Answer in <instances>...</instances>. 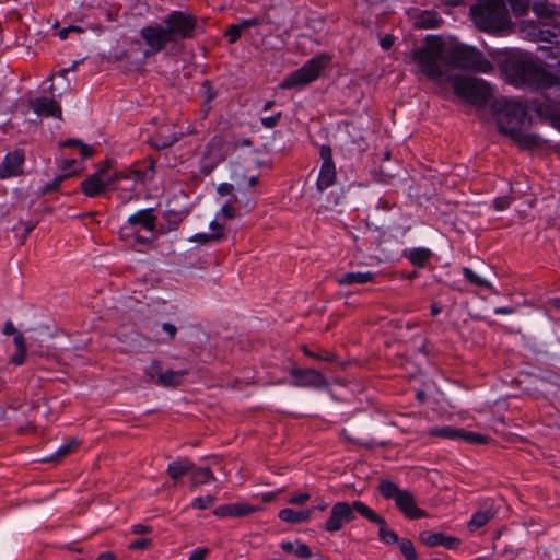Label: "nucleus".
<instances>
[{"label": "nucleus", "mask_w": 560, "mask_h": 560, "mask_svg": "<svg viewBox=\"0 0 560 560\" xmlns=\"http://www.w3.org/2000/svg\"><path fill=\"white\" fill-rule=\"evenodd\" d=\"M502 69L509 82L515 86L551 88L559 80L528 54L509 56L504 60Z\"/></svg>", "instance_id": "obj_1"}, {"label": "nucleus", "mask_w": 560, "mask_h": 560, "mask_svg": "<svg viewBox=\"0 0 560 560\" xmlns=\"http://www.w3.org/2000/svg\"><path fill=\"white\" fill-rule=\"evenodd\" d=\"M469 18L477 30L492 35L503 34L513 27L504 0H476L469 8Z\"/></svg>", "instance_id": "obj_2"}, {"label": "nucleus", "mask_w": 560, "mask_h": 560, "mask_svg": "<svg viewBox=\"0 0 560 560\" xmlns=\"http://www.w3.org/2000/svg\"><path fill=\"white\" fill-rule=\"evenodd\" d=\"M445 42L440 35H427L421 47L411 51V60L417 65L420 73L431 81L443 77L440 60H444Z\"/></svg>", "instance_id": "obj_3"}, {"label": "nucleus", "mask_w": 560, "mask_h": 560, "mask_svg": "<svg viewBox=\"0 0 560 560\" xmlns=\"http://www.w3.org/2000/svg\"><path fill=\"white\" fill-rule=\"evenodd\" d=\"M444 62L455 69L478 73H490L494 69L481 50L460 42H455L445 48Z\"/></svg>", "instance_id": "obj_4"}, {"label": "nucleus", "mask_w": 560, "mask_h": 560, "mask_svg": "<svg viewBox=\"0 0 560 560\" xmlns=\"http://www.w3.org/2000/svg\"><path fill=\"white\" fill-rule=\"evenodd\" d=\"M163 23L173 44H176L180 40L195 39L203 34L207 20L186 11L174 10L164 18Z\"/></svg>", "instance_id": "obj_5"}, {"label": "nucleus", "mask_w": 560, "mask_h": 560, "mask_svg": "<svg viewBox=\"0 0 560 560\" xmlns=\"http://www.w3.org/2000/svg\"><path fill=\"white\" fill-rule=\"evenodd\" d=\"M493 117L500 133L510 137L522 129L527 120V106L520 101L499 100L493 104Z\"/></svg>", "instance_id": "obj_6"}, {"label": "nucleus", "mask_w": 560, "mask_h": 560, "mask_svg": "<svg viewBox=\"0 0 560 560\" xmlns=\"http://www.w3.org/2000/svg\"><path fill=\"white\" fill-rule=\"evenodd\" d=\"M447 81L451 83L454 94L468 104L483 106L492 97L491 85L482 79L450 74Z\"/></svg>", "instance_id": "obj_7"}, {"label": "nucleus", "mask_w": 560, "mask_h": 560, "mask_svg": "<svg viewBox=\"0 0 560 560\" xmlns=\"http://www.w3.org/2000/svg\"><path fill=\"white\" fill-rule=\"evenodd\" d=\"M378 492L385 500H394L396 508L409 520L428 517V512L419 508L415 495L409 490H401L394 481L383 479L378 483Z\"/></svg>", "instance_id": "obj_8"}, {"label": "nucleus", "mask_w": 560, "mask_h": 560, "mask_svg": "<svg viewBox=\"0 0 560 560\" xmlns=\"http://www.w3.org/2000/svg\"><path fill=\"white\" fill-rule=\"evenodd\" d=\"M331 58L322 54L306 61L301 68L288 74L281 82V89H293L304 86L315 81L322 71L329 65Z\"/></svg>", "instance_id": "obj_9"}, {"label": "nucleus", "mask_w": 560, "mask_h": 560, "mask_svg": "<svg viewBox=\"0 0 560 560\" xmlns=\"http://www.w3.org/2000/svg\"><path fill=\"white\" fill-rule=\"evenodd\" d=\"M128 177L126 171H117L105 179L98 177V175L91 174L81 183L80 189L86 197L96 198L107 190L121 189L118 184Z\"/></svg>", "instance_id": "obj_10"}, {"label": "nucleus", "mask_w": 560, "mask_h": 560, "mask_svg": "<svg viewBox=\"0 0 560 560\" xmlns=\"http://www.w3.org/2000/svg\"><path fill=\"white\" fill-rule=\"evenodd\" d=\"M357 504H365L362 501H353L352 503L340 501L336 502L329 512V516L322 525V528L327 533H336L342 529L345 524L351 523L355 520V512L358 513Z\"/></svg>", "instance_id": "obj_11"}, {"label": "nucleus", "mask_w": 560, "mask_h": 560, "mask_svg": "<svg viewBox=\"0 0 560 560\" xmlns=\"http://www.w3.org/2000/svg\"><path fill=\"white\" fill-rule=\"evenodd\" d=\"M140 37L148 46L142 50L143 59H148L162 51L173 40L165 26L160 24L147 25L140 30Z\"/></svg>", "instance_id": "obj_12"}, {"label": "nucleus", "mask_w": 560, "mask_h": 560, "mask_svg": "<svg viewBox=\"0 0 560 560\" xmlns=\"http://www.w3.org/2000/svg\"><path fill=\"white\" fill-rule=\"evenodd\" d=\"M358 513L366 518L369 522L380 526L378 538L381 541L393 545L398 544L400 540L398 535L390 528L387 527V522L381 514L376 513L366 504H357Z\"/></svg>", "instance_id": "obj_13"}, {"label": "nucleus", "mask_w": 560, "mask_h": 560, "mask_svg": "<svg viewBox=\"0 0 560 560\" xmlns=\"http://www.w3.org/2000/svg\"><path fill=\"white\" fill-rule=\"evenodd\" d=\"M319 154L323 160V164L319 171L316 186L319 191H324L334 185L336 180V166L332 159V150L329 145H322Z\"/></svg>", "instance_id": "obj_14"}, {"label": "nucleus", "mask_w": 560, "mask_h": 560, "mask_svg": "<svg viewBox=\"0 0 560 560\" xmlns=\"http://www.w3.org/2000/svg\"><path fill=\"white\" fill-rule=\"evenodd\" d=\"M156 160L153 156H147L143 160L136 161L129 171H126L128 176L133 175L136 179L128 187H121L125 190H133L136 188L137 180L141 183L150 182L154 178L156 170ZM131 179V177L126 178V180Z\"/></svg>", "instance_id": "obj_15"}, {"label": "nucleus", "mask_w": 560, "mask_h": 560, "mask_svg": "<svg viewBox=\"0 0 560 560\" xmlns=\"http://www.w3.org/2000/svg\"><path fill=\"white\" fill-rule=\"evenodd\" d=\"M290 374L294 378L292 384L298 387L325 388L328 386L326 377L314 369L293 368Z\"/></svg>", "instance_id": "obj_16"}, {"label": "nucleus", "mask_w": 560, "mask_h": 560, "mask_svg": "<svg viewBox=\"0 0 560 560\" xmlns=\"http://www.w3.org/2000/svg\"><path fill=\"white\" fill-rule=\"evenodd\" d=\"M25 154L21 149L8 153L0 164V178L5 179L12 176L22 175Z\"/></svg>", "instance_id": "obj_17"}, {"label": "nucleus", "mask_w": 560, "mask_h": 560, "mask_svg": "<svg viewBox=\"0 0 560 560\" xmlns=\"http://www.w3.org/2000/svg\"><path fill=\"white\" fill-rule=\"evenodd\" d=\"M419 540L427 547L434 548L442 546L448 550H457L462 544V540L457 537L447 536L444 533H432L430 530L421 532Z\"/></svg>", "instance_id": "obj_18"}, {"label": "nucleus", "mask_w": 560, "mask_h": 560, "mask_svg": "<svg viewBox=\"0 0 560 560\" xmlns=\"http://www.w3.org/2000/svg\"><path fill=\"white\" fill-rule=\"evenodd\" d=\"M116 60L125 61L127 63L126 71H140L145 59L142 57V49L139 42H136L130 48L117 55Z\"/></svg>", "instance_id": "obj_19"}, {"label": "nucleus", "mask_w": 560, "mask_h": 560, "mask_svg": "<svg viewBox=\"0 0 560 560\" xmlns=\"http://www.w3.org/2000/svg\"><path fill=\"white\" fill-rule=\"evenodd\" d=\"M259 506L248 503H230L219 505L213 514L218 517H244L259 511Z\"/></svg>", "instance_id": "obj_20"}, {"label": "nucleus", "mask_w": 560, "mask_h": 560, "mask_svg": "<svg viewBox=\"0 0 560 560\" xmlns=\"http://www.w3.org/2000/svg\"><path fill=\"white\" fill-rule=\"evenodd\" d=\"M30 106L39 116L61 118V107L54 98L36 97L30 102Z\"/></svg>", "instance_id": "obj_21"}, {"label": "nucleus", "mask_w": 560, "mask_h": 560, "mask_svg": "<svg viewBox=\"0 0 560 560\" xmlns=\"http://www.w3.org/2000/svg\"><path fill=\"white\" fill-rule=\"evenodd\" d=\"M199 94L202 97V103L200 104V113L202 118H207L209 113L212 110V102L217 98L219 92L214 88L213 82L209 79H206L201 82Z\"/></svg>", "instance_id": "obj_22"}, {"label": "nucleus", "mask_w": 560, "mask_h": 560, "mask_svg": "<svg viewBox=\"0 0 560 560\" xmlns=\"http://www.w3.org/2000/svg\"><path fill=\"white\" fill-rule=\"evenodd\" d=\"M510 138L517 144L521 150H535L541 147L542 139L536 133H524L522 129L517 130Z\"/></svg>", "instance_id": "obj_23"}, {"label": "nucleus", "mask_w": 560, "mask_h": 560, "mask_svg": "<svg viewBox=\"0 0 560 560\" xmlns=\"http://www.w3.org/2000/svg\"><path fill=\"white\" fill-rule=\"evenodd\" d=\"M156 221L158 218L154 214L153 209L140 210L137 213L130 215L128 219V223L130 225H141L143 229L151 232L155 229Z\"/></svg>", "instance_id": "obj_24"}, {"label": "nucleus", "mask_w": 560, "mask_h": 560, "mask_svg": "<svg viewBox=\"0 0 560 560\" xmlns=\"http://www.w3.org/2000/svg\"><path fill=\"white\" fill-rule=\"evenodd\" d=\"M312 513L313 509L295 511L293 509L285 508L279 512V518L287 523L299 524L310 521L312 517Z\"/></svg>", "instance_id": "obj_25"}, {"label": "nucleus", "mask_w": 560, "mask_h": 560, "mask_svg": "<svg viewBox=\"0 0 560 560\" xmlns=\"http://www.w3.org/2000/svg\"><path fill=\"white\" fill-rule=\"evenodd\" d=\"M188 374L187 370L173 371L166 370L158 377L155 383L163 387H177L182 384L183 377Z\"/></svg>", "instance_id": "obj_26"}, {"label": "nucleus", "mask_w": 560, "mask_h": 560, "mask_svg": "<svg viewBox=\"0 0 560 560\" xmlns=\"http://www.w3.org/2000/svg\"><path fill=\"white\" fill-rule=\"evenodd\" d=\"M376 273L366 271V272H347L342 277L337 279L338 284L340 285H352L355 283H368L373 282L375 280Z\"/></svg>", "instance_id": "obj_27"}, {"label": "nucleus", "mask_w": 560, "mask_h": 560, "mask_svg": "<svg viewBox=\"0 0 560 560\" xmlns=\"http://www.w3.org/2000/svg\"><path fill=\"white\" fill-rule=\"evenodd\" d=\"M192 469L194 463L191 460L188 458H179L168 465L167 474L172 479L178 480Z\"/></svg>", "instance_id": "obj_28"}, {"label": "nucleus", "mask_w": 560, "mask_h": 560, "mask_svg": "<svg viewBox=\"0 0 560 560\" xmlns=\"http://www.w3.org/2000/svg\"><path fill=\"white\" fill-rule=\"evenodd\" d=\"M442 24L443 19L436 11H423L416 22L417 27L424 30L438 28Z\"/></svg>", "instance_id": "obj_29"}, {"label": "nucleus", "mask_w": 560, "mask_h": 560, "mask_svg": "<svg viewBox=\"0 0 560 560\" xmlns=\"http://www.w3.org/2000/svg\"><path fill=\"white\" fill-rule=\"evenodd\" d=\"M540 117H545L550 125L560 131V110L550 104L541 103L536 109Z\"/></svg>", "instance_id": "obj_30"}, {"label": "nucleus", "mask_w": 560, "mask_h": 560, "mask_svg": "<svg viewBox=\"0 0 560 560\" xmlns=\"http://www.w3.org/2000/svg\"><path fill=\"white\" fill-rule=\"evenodd\" d=\"M14 345L16 351L11 355L10 362L14 365H22L25 362L27 350L26 341L22 332H19L16 336H14Z\"/></svg>", "instance_id": "obj_31"}, {"label": "nucleus", "mask_w": 560, "mask_h": 560, "mask_svg": "<svg viewBox=\"0 0 560 560\" xmlns=\"http://www.w3.org/2000/svg\"><path fill=\"white\" fill-rule=\"evenodd\" d=\"M80 174L79 171L68 172L60 174L54 178L52 182L47 183L42 189H40V196H46L48 194H51L54 191H58L60 189L61 184L74 176H78Z\"/></svg>", "instance_id": "obj_32"}, {"label": "nucleus", "mask_w": 560, "mask_h": 560, "mask_svg": "<svg viewBox=\"0 0 560 560\" xmlns=\"http://www.w3.org/2000/svg\"><path fill=\"white\" fill-rule=\"evenodd\" d=\"M190 471H191V482H192V486H195V487L215 480V477H214L212 470L210 469V467L197 468L194 466V469Z\"/></svg>", "instance_id": "obj_33"}, {"label": "nucleus", "mask_w": 560, "mask_h": 560, "mask_svg": "<svg viewBox=\"0 0 560 560\" xmlns=\"http://www.w3.org/2000/svg\"><path fill=\"white\" fill-rule=\"evenodd\" d=\"M494 517V513L490 510L476 512L468 522L469 530H477L489 523Z\"/></svg>", "instance_id": "obj_34"}, {"label": "nucleus", "mask_w": 560, "mask_h": 560, "mask_svg": "<svg viewBox=\"0 0 560 560\" xmlns=\"http://www.w3.org/2000/svg\"><path fill=\"white\" fill-rule=\"evenodd\" d=\"M61 148H75L80 150V154L83 159H89L95 154V150L89 145L83 143L79 139H67L59 144Z\"/></svg>", "instance_id": "obj_35"}, {"label": "nucleus", "mask_w": 560, "mask_h": 560, "mask_svg": "<svg viewBox=\"0 0 560 560\" xmlns=\"http://www.w3.org/2000/svg\"><path fill=\"white\" fill-rule=\"evenodd\" d=\"M463 276H464L465 280L468 281L469 283H471L478 288H483V289L490 290L493 293H497L493 285L489 281H487V280L482 279L481 277H479L478 275H476L470 268L464 267Z\"/></svg>", "instance_id": "obj_36"}, {"label": "nucleus", "mask_w": 560, "mask_h": 560, "mask_svg": "<svg viewBox=\"0 0 560 560\" xmlns=\"http://www.w3.org/2000/svg\"><path fill=\"white\" fill-rule=\"evenodd\" d=\"M432 253L428 248H413L408 256L410 262L416 267H423Z\"/></svg>", "instance_id": "obj_37"}, {"label": "nucleus", "mask_w": 560, "mask_h": 560, "mask_svg": "<svg viewBox=\"0 0 560 560\" xmlns=\"http://www.w3.org/2000/svg\"><path fill=\"white\" fill-rule=\"evenodd\" d=\"M303 353L312 359L325 361V362H337L338 355L336 352L327 351V350H320L319 352H313L311 351L307 346L301 347Z\"/></svg>", "instance_id": "obj_38"}, {"label": "nucleus", "mask_w": 560, "mask_h": 560, "mask_svg": "<svg viewBox=\"0 0 560 560\" xmlns=\"http://www.w3.org/2000/svg\"><path fill=\"white\" fill-rule=\"evenodd\" d=\"M186 212L176 210H166L163 213V219L167 223V230L172 231L178 228L182 221L185 219Z\"/></svg>", "instance_id": "obj_39"}, {"label": "nucleus", "mask_w": 560, "mask_h": 560, "mask_svg": "<svg viewBox=\"0 0 560 560\" xmlns=\"http://www.w3.org/2000/svg\"><path fill=\"white\" fill-rule=\"evenodd\" d=\"M398 544L400 552L406 560H419V556L416 551L412 540L408 538H401Z\"/></svg>", "instance_id": "obj_40"}, {"label": "nucleus", "mask_w": 560, "mask_h": 560, "mask_svg": "<svg viewBox=\"0 0 560 560\" xmlns=\"http://www.w3.org/2000/svg\"><path fill=\"white\" fill-rule=\"evenodd\" d=\"M463 429H454L452 427H444L431 431V435L443 439L460 440Z\"/></svg>", "instance_id": "obj_41"}, {"label": "nucleus", "mask_w": 560, "mask_h": 560, "mask_svg": "<svg viewBox=\"0 0 560 560\" xmlns=\"http://www.w3.org/2000/svg\"><path fill=\"white\" fill-rule=\"evenodd\" d=\"M533 11L537 16L545 19L552 18L556 14L555 8L546 1L535 2Z\"/></svg>", "instance_id": "obj_42"}, {"label": "nucleus", "mask_w": 560, "mask_h": 560, "mask_svg": "<svg viewBox=\"0 0 560 560\" xmlns=\"http://www.w3.org/2000/svg\"><path fill=\"white\" fill-rule=\"evenodd\" d=\"M513 14L516 18H521L527 14L529 7H530V0H508Z\"/></svg>", "instance_id": "obj_43"}, {"label": "nucleus", "mask_w": 560, "mask_h": 560, "mask_svg": "<svg viewBox=\"0 0 560 560\" xmlns=\"http://www.w3.org/2000/svg\"><path fill=\"white\" fill-rule=\"evenodd\" d=\"M176 141H177L176 137L165 139L160 133H158L150 139L149 143L151 144V147H153L156 150H163V149L172 147Z\"/></svg>", "instance_id": "obj_44"}, {"label": "nucleus", "mask_w": 560, "mask_h": 560, "mask_svg": "<svg viewBox=\"0 0 560 560\" xmlns=\"http://www.w3.org/2000/svg\"><path fill=\"white\" fill-rule=\"evenodd\" d=\"M223 238H224V233L223 232H214V233H211V234L198 233V234L194 235L190 238V241L191 242H198L200 244H207L209 242L221 241Z\"/></svg>", "instance_id": "obj_45"}, {"label": "nucleus", "mask_w": 560, "mask_h": 560, "mask_svg": "<svg viewBox=\"0 0 560 560\" xmlns=\"http://www.w3.org/2000/svg\"><path fill=\"white\" fill-rule=\"evenodd\" d=\"M144 374L149 382L155 381V376L160 377V375L163 374L161 361L154 360L148 368H145Z\"/></svg>", "instance_id": "obj_46"}, {"label": "nucleus", "mask_w": 560, "mask_h": 560, "mask_svg": "<svg viewBox=\"0 0 560 560\" xmlns=\"http://www.w3.org/2000/svg\"><path fill=\"white\" fill-rule=\"evenodd\" d=\"M243 30L245 28L244 26H242V23L229 25V27L225 31V37L228 38V42L230 44L236 43L241 38Z\"/></svg>", "instance_id": "obj_47"}, {"label": "nucleus", "mask_w": 560, "mask_h": 560, "mask_svg": "<svg viewBox=\"0 0 560 560\" xmlns=\"http://www.w3.org/2000/svg\"><path fill=\"white\" fill-rule=\"evenodd\" d=\"M462 433L463 434L460 436V440H464L469 443L485 444L489 440V438L486 435L475 433L471 431H466L464 429L462 430Z\"/></svg>", "instance_id": "obj_48"}, {"label": "nucleus", "mask_w": 560, "mask_h": 560, "mask_svg": "<svg viewBox=\"0 0 560 560\" xmlns=\"http://www.w3.org/2000/svg\"><path fill=\"white\" fill-rule=\"evenodd\" d=\"M215 502V498L212 497V495H207V497H199V498H196L194 501H192V508L195 509H198V510H205L209 506H212Z\"/></svg>", "instance_id": "obj_49"}, {"label": "nucleus", "mask_w": 560, "mask_h": 560, "mask_svg": "<svg viewBox=\"0 0 560 560\" xmlns=\"http://www.w3.org/2000/svg\"><path fill=\"white\" fill-rule=\"evenodd\" d=\"M79 446V442L75 440H72L68 444L61 446L57 453L55 454L56 457L62 458L71 454L77 447Z\"/></svg>", "instance_id": "obj_50"}, {"label": "nucleus", "mask_w": 560, "mask_h": 560, "mask_svg": "<svg viewBox=\"0 0 560 560\" xmlns=\"http://www.w3.org/2000/svg\"><path fill=\"white\" fill-rule=\"evenodd\" d=\"M296 544L298 546L294 550L296 557L301 559H308L312 557V550L305 542L296 541Z\"/></svg>", "instance_id": "obj_51"}, {"label": "nucleus", "mask_w": 560, "mask_h": 560, "mask_svg": "<svg viewBox=\"0 0 560 560\" xmlns=\"http://www.w3.org/2000/svg\"><path fill=\"white\" fill-rule=\"evenodd\" d=\"M115 161L113 159H106L105 161L101 162L98 165L97 171L94 173L95 175H98V177L104 178L107 173L113 168Z\"/></svg>", "instance_id": "obj_52"}, {"label": "nucleus", "mask_w": 560, "mask_h": 560, "mask_svg": "<svg viewBox=\"0 0 560 560\" xmlns=\"http://www.w3.org/2000/svg\"><path fill=\"white\" fill-rule=\"evenodd\" d=\"M282 118V112H278L270 117L261 118V125L266 128H275Z\"/></svg>", "instance_id": "obj_53"}, {"label": "nucleus", "mask_w": 560, "mask_h": 560, "mask_svg": "<svg viewBox=\"0 0 560 560\" xmlns=\"http://www.w3.org/2000/svg\"><path fill=\"white\" fill-rule=\"evenodd\" d=\"M152 545V539L150 538H138L129 545V549L131 550H143L148 549Z\"/></svg>", "instance_id": "obj_54"}, {"label": "nucleus", "mask_w": 560, "mask_h": 560, "mask_svg": "<svg viewBox=\"0 0 560 560\" xmlns=\"http://www.w3.org/2000/svg\"><path fill=\"white\" fill-rule=\"evenodd\" d=\"M493 203L497 210L503 211L510 207L511 198L508 196L497 197Z\"/></svg>", "instance_id": "obj_55"}, {"label": "nucleus", "mask_w": 560, "mask_h": 560, "mask_svg": "<svg viewBox=\"0 0 560 560\" xmlns=\"http://www.w3.org/2000/svg\"><path fill=\"white\" fill-rule=\"evenodd\" d=\"M208 553V548H198L191 553L188 560H206Z\"/></svg>", "instance_id": "obj_56"}, {"label": "nucleus", "mask_w": 560, "mask_h": 560, "mask_svg": "<svg viewBox=\"0 0 560 560\" xmlns=\"http://www.w3.org/2000/svg\"><path fill=\"white\" fill-rule=\"evenodd\" d=\"M221 212L225 219H234L236 217V209L230 202L222 207Z\"/></svg>", "instance_id": "obj_57"}, {"label": "nucleus", "mask_w": 560, "mask_h": 560, "mask_svg": "<svg viewBox=\"0 0 560 560\" xmlns=\"http://www.w3.org/2000/svg\"><path fill=\"white\" fill-rule=\"evenodd\" d=\"M162 329L168 335V338L171 341H173L176 338L177 328L172 323H164L162 325Z\"/></svg>", "instance_id": "obj_58"}, {"label": "nucleus", "mask_w": 560, "mask_h": 560, "mask_svg": "<svg viewBox=\"0 0 560 560\" xmlns=\"http://www.w3.org/2000/svg\"><path fill=\"white\" fill-rule=\"evenodd\" d=\"M310 498H311V495L308 493L304 492V493H301L299 495L292 497L289 500V503L303 505L304 503H306L310 500Z\"/></svg>", "instance_id": "obj_59"}, {"label": "nucleus", "mask_w": 560, "mask_h": 560, "mask_svg": "<svg viewBox=\"0 0 560 560\" xmlns=\"http://www.w3.org/2000/svg\"><path fill=\"white\" fill-rule=\"evenodd\" d=\"M233 190H234V186L229 183H223V184L219 185V187L217 189L218 194L221 196L230 195L233 192Z\"/></svg>", "instance_id": "obj_60"}, {"label": "nucleus", "mask_w": 560, "mask_h": 560, "mask_svg": "<svg viewBox=\"0 0 560 560\" xmlns=\"http://www.w3.org/2000/svg\"><path fill=\"white\" fill-rule=\"evenodd\" d=\"M241 23H242V26H244V28L246 30L252 26L260 25L262 23V19L253 18V19H248V20H243Z\"/></svg>", "instance_id": "obj_61"}, {"label": "nucleus", "mask_w": 560, "mask_h": 560, "mask_svg": "<svg viewBox=\"0 0 560 560\" xmlns=\"http://www.w3.org/2000/svg\"><path fill=\"white\" fill-rule=\"evenodd\" d=\"M77 163V160L74 159H67V160H63L59 167L65 172V173H68V172H71L70 168Z\"/></svg>", "instance_id": "obj_62"}, {"label": "nucleus", "mask_w": 560, "mask_h": 560, "mask_svg": "<svg viewBox=\"0 0 560 560\" xmlns=\"http://www.w3.org/2000/svg\"><path fill=\"white\" fill-rule=\"evenodd\" d=\"M20 331L14 327L13 323L11 320H8L4 325V328H3V334L4 335H14L16 336V334H19Z\"/></svg>", "instance_id": "obj_63"}, {"label": "nucleus", "mask_w": 560, "mask_h": 560, "mask_svg": "<svg viewBox=\"0 0 560 560\" xmlns=\"http://www.w3.org/2000/svg\"><path fill=\"white\" fill-rule=\"evenodd\" d=\"M95 560H116V556L110 551H106L102 552Z\"/></svg>", "instance_id": "obj_64"}]
</instances>
